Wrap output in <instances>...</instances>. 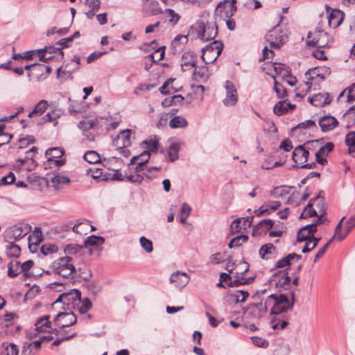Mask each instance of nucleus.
I'll list each match as a JSON object with an SVG mask.
<instances>
[{"mask_svg": "<svg viewBox=\"0 0 355 355\" xmlns=\"http://www.w3.org/2000/svg\"><path fill=\"white\" fill-rule=\"evenodd\" d=\"M298 259V257L296 254H289L286 257H283L279 259L276 264L277 268L282 269L281 270H285L288 272L290 266L293 264V261H297Z\"/></svg>", "mask_w": 355, "mask_h": 355, "instance_id": "72a5a7b5", "label": "nucleus"}, {"mask_svg": "<svg viewBox=\"0 0 355 355\" xmlns=\"http://www.w3.org/2000/svg\"><path fill=\"white\" fill-rule=\"evenodd\" d=\"M265 38L270 49L268 50V46L263 48L262 51L263 55L262 58L259 59V61H263L268 58H272L275 55L273 49H280L286 40L285 35H284L277 27L270 30L266 35Z\"/></svg>", "mask_w": 355, "mask_h": 355, "instance_id": "7ed1b4c3", "label": "nucleus"}, {"mask_svg": "<svg viewBox=\"0 0 355 355\" xmlns=\"http://www.w3.org/2000/svg\"><path fill=\"white\" fill-rule=\"evenodd\" d=\"M79 305L78 311L82 314L87 313L92 306V302L87 297L80 300Z\"/></svg>", "mask_w": 355, "mask_h": 355, "instance_id": "6e6d98bb", "label": "nucleus"}, {"mask_svg": "<svg viewBox=\"0 0 355 355\" xmlns=\"http://www.w3.org/2000/svg\"><path fill=\"white\" fill-rule=\"evenodd\" d=\"M333 98L330 94L327 92H321L315 94L312 96L309 97V101L311 105L318 107H322L329 105L332 101Z\"/></svg>", "mask_w": 355, "mask_h": 355, "instance_id": "5701e85b", "label": "nucleus"}, {"mask_svg": "<svg viewBox=\"0 0 355 355\" xmlns=\"http://www.w3.org/2000/svg\"><path fill=\"white\" fill-rule=\"evenodd\" d=\"M236 0H224L218 4L216 13L223 18H230L236 10Z\"/></svg>", "mask_w": 355, "mask_h": 355, "instance_id": "f3484780", "label": "nucleus"}, {"mask_svg": "<svg viewBox=\"0 0 355 355\" xmlns=\"http://www.w3.org/2000/svg\"><path fill=\"white\" fill-rule=\"evenodd\" d=\"M280 206L281 203L279 201H268L261 205L255 213L257 216L268 215L277 210Z\"/></svg>", "mask_w": 355, "mask_h": 355, "instance_id": "7c9ffc66", "label": "nucleus"}, {"mask_svg": "<svg viewBox=\"0 0 355 355\" xmlns=\"http://www.w3.org/2000/svg\"><path fill=\"white\" fill-rule=\"evenodd\" d=\"M21 273V263L15 259L8 264V275L10 277H15Z\"/></svg>", "mask_w": 355, "mask_h": 355, "instance_id": "58836bf2", "label": "nucleus"}, {"mask_svg": "<svg viewBox=\"0 0 355 355\" xmlns=\"http://www.w3.org/2000/svg\"><path fill=\"white\" fill-rule=\"evenodd\" d=\"M150 153L148 151H144L143 153H141L139 156H135L131 158L130 164L133 165L136 163V162H140L141 164L145 165V164L150 159Z\"/></svg>", "mask_w": 355, "mask_h": 355, "instance_id": "5fc2aeb1", "label": "nucleus"}, {"mask_svg": "<svg viewBox=\"0 0 355 355\" xmlns=\"http://www.w3.org/2000/svg\"><path fill=\"white\" fill-rule=\"evenodd\" d=\"M248 296V292L241 290H236L231 293V297L235 302H245Z\"/></svg>", "mask_w": 355, "mask_h": 355, "instance_id": "8fccbe9b", "label": "nucleus"}, {"mask_svg": "<svg viewBox=\"0 0 355 355\" xmlns=\"http://www.w3.org/2000/svg\"><path fill=\"white\" fill-rule=\"evenodd\" d=\"M80 291L76 288H73L70 290L69 292H65L60 295L58 298L54 302V304L61 302L64 305L68 306H71L74 308L75 306H78L80 303ZM68 309H69V307H68Z\"/></svg>", "mask_w": 355, "mask_h": 355, "instance_id": "4468645a", "label": "nucleus"}, {"mask_svg": "<svg viewBox=\"0 0 355 355\" xmlns=\"http://www.w3.org/2000/svg\"><path fill=\"white\" fill-rule=\"evenodd\" d=\"M64 155V150L59 147L50 148L46 150V155L49 161H54L57 166H62L64 163V159L60 158Z\"/></svg>", "mask_w": 355, "mask_h": 355, "instance_id": "cd10ccee", "label": "nucleus"}, {"mask_svg": "<svg viewBox=\"0 0 355 355\" xmlns=\"http://www.w3.org/2000/svg\"><path fill=\"white\" fill-rule=\"evenodd\" d=\"M277 253L276 248L272 243L262 245L259 251V254L262 259L268 260Z\"/></svg>", "mask_w": 355, "mask_h": 355, "instance_id": "e433bc0d", "label": "nucleus"}, {"mask_svg": "<svg viewBox=\"0 0 355 355\" xmlns=\"http://www.w3.org/2000/svg\"><path fill=\"white\" fill-rule=\"evenodd\" d=\"M266 305L271 315H279L288 310L291 304L284 295H270L266 299Z\"/></svg>", "mask_w": 355, "mask_h": 355, "instance_id": "20e7f679", "label": "nucleus"}, {"mask_svg": "<svg viewBox=\"0 0 355 355\" xmlns=\"http://www.w3.org/2000/svg\"><path fill=\"white\" fill-rule=\"evenodd\" d=\"M319 125L322 132H328L338 127L339 122L336 117L329 114L320 119Z\"/></svg>", "mask_w": 355, "mask_h": 355, "instance_id": "a878e982", "label": "nucleus"}, {"mask_svg": "<svg viewBox=\"0 0 355 355\" xmlns=\"http://www.w3.org/2000/svg\"><path fill=\"white\" fill-rule=\"evenodd\" d=\"M170 142L168 149V155L171 161L178 159V142L173 139H169Z\"/></svg>", "mask_w": 355, "mask_h": 355, "instance_id": "de8ad7c7", "label": "nucleus"}, {"mask_svg": "<svg viewBox=\"0 0 355 355\" xmlns=\"http://www.w3.org/2000/svg\"><path fill=\"white\" fill-rule=\"evenodd\" d=\"M83 157L85 161L90 164H96L101 160L100 155L94 150H88L85 153Z\"/></svg>", "mask_w": 355, "mask_h": 355, "instance_id": "3c124183", "label": "nucleus"}, {"mask_svg": "<svg viewBox=\"0 0 355 355\" xmlns=\"http://www.w3.org/2000/svg\"><path fill=\"white\" fill-rule=\"evenodd\" d=\"M15 180V176L12 172H10L6 176L0 179V186L9 185L13 183Z\"/></svg>", "mask_w": 355, "mask_h": 355, "instance_id": "69168bd1", "label": "nucleus"}, {"mask_svg": "<svg viewBox=\"0 0 355 355\" xmlns=\"http://www.w3.org/2000/svg\"><path fill=\"white\" fill-rule=\"evenodd\" d=\"M273 226V221L270 219H264L259 222L253 230L252 235H261L266 234L271 230Z\"/></svg>", "mask_w": 355, "mask_h": 355, "instance_id": "f704fd0d", "label": "nucleus"}, {"mask_svg": "<svg viewBox=\"0 0 355 355\" xmlns=\"http://www.w3.org/2000/svg\"><path fill=\"white\" fill-rule=\"evenodd\" d=\"M192 74L193 78L195 80L201 83H205V81H207L210 76V73L208 70L207 67L206 66H196L192 71Z\"/></svg>", "mask_w": 355, "mask_h": 355, "instance_id": "2f4dec72", "label": "nucleus"}, {"mask_svg": "<svg viewBox=\"0 0 355 355\" xmlns=\"http://www.w3.org/2000/svg\"><path fill=\"white\" fill-rule=\"evenodd\" d=\"M343 20V12L338 9L333 10L329 15V25L333 28L339 26Z\"/></svg>", "mask_w": 355, "mask_h": 355, "instance_id": "c9c22d12", "label": "nucleus"}, {"mask_svg": "<svg viewBox=\"0 0 355 355\" xmlns=\"http://www.w3.org/2000/svg\"><path fill=\"white\" fill-rule=\"evenodd\" d=\"M82 249V247L79 245L76 244H69L64 248V253L68 256V254H74L77 252H80Z\"/></svg>", "mask_w": 355, "mask_h": 355, "instance_id": "e2e57ef3", "label": "nucleus"}, {"mask_svg": "<svg viewBox=\"0 0 355 355\" xmlns=\"http://www.w3.org/2000/svg\"><path fill=\"white\" fill-rule=\"evenodd\" d=\"M49 103L46 100L40 101L35 106L33 111L28 114V117L32 118L35 116H41L46 110Z\"/></svg>", "mask_w": 355, "mask_h": 355, "instance_id": "ea45409f", "label": "nucleus"}, {"mask_svg": "<svg viewBox=\"0 0 355 355\" xmlns=\"http://www.w3.org/2000/svg\"><path fill=\"white\" fill-rule=\"evenodd\" d=\"M309 153L302 146H299L293 152V160L297 167L312 168L313 163L308 162Z\"/></svg>", "mask_w": 355, "mask_h": 355, "instance_id": "2eb2a0df", "label": "nucleus"}, {"mask_svg": "<svg viewBox=\"0 0 355 355\" xmlns=\"http://www.w3.org/2000/svg\"><path fill=\"white\" fill-rule=\"evenodd\" d=\"M140 245L147 252H151L153 250V243L145 236H141L139 239Z\"/></svg>", "mask_w": 355, "mask_h": 355, "instance_id": "bf43d9fd", "label": "nucleus"}, {"mask_svg": "<svg viewBox=\"0 0 355 355\" xmlns=\"http://www.w3.org/2000/svg\"><path fill=\"white\" fill-rule=\"evenodd\" d=\"M347 95L346 101L348 103H352L355 101V83L352 84L350 87L343 90L338 96V100L340 101L341 98Z\"/></svg>", "mask_w": 355, "mask_h": 355, "instance_id": "37998d69", "label": "nucleus"}, {"mask_svg": "<svg viewBox=\"0 0 355 355\" xmlns=\"http://www.w3.org/2000/svg\"><path fill=\"white\" fill-rule=\"evenodd\" d=\"M14 241H8L9 244L6 246V254L10 257H18L21 252L19 246L13 243Z\"/></svg>", "mask_w": 355, "mask_h": 355, "instance_id": "a18cd8bd", "label": "nucleus"}, {"mask_svg": "<svg viewBox=\"0 0 355 355\" xmlns=\"http://www.w3.org/2000/svg\"><path fill=\"white\" fill-rule=\"evenodd\" d=\"M58 247L55 245H43L41 247L40 251L44 255H48L57 252Z\"/></svg>", "mask_w": 355, "mask_h": 355, "instance_id": "338daca9", "label": "nucleus"}, {"mask_svg": "<svg viewBox=\"0 0 355 355\" xmlns=\"http://www.w3.org/2000/svg\"><path fill=\"white\" fill-rule=\"evenodd\" d=\"M290 192V188L286 186H279L274 188L270 191V196L275 198H282L286 196Z\"/></svg>", "mask_w": 355, "mask_h": 355, "instance_id": "49530a36", "label": "nucleus"}, {"mask_svg": "<svg viewBox=\"0 0 355 355\" xmlns=\"http://www.w3.org/2000/svg\"><path fill=\"white\" fill-rule=\"evenodd\" d=\"M142 145L146 149V151H148L149 153L150 152L157 151L158 148V139L155 135H153L148 139L142 141Z\"/></svg>", "mask_w": 355, "mask_h": 355, "instance_id": "79ce46f5", "label": "nucleus"}, {"mask_svg": "<svg viewBox=\"0 0 355 355\" xmlns=\"http://www.w3.org/2000/svg\"><path fill=\"white\" fill-rule=\"evenodd\" d=\"M345 144L349 148V153H355V132H349L345 137Z\"/></svg>", "mask_w": 355, "mask_h": 355, "instance_id": "603ef678", "label": "nucleus"}, {"mask_svg": "<svg viewBox=\"0 0 355 355\" xmlns=\"http://www.w3.org/2000/svg\"><path fill=\"white\" fill-rule=\"evenodd\" d=\"M270 285L274 286L279 291H286L291 286V279L288 272L278 270L272 275L270 281Z\"/></svg>", "mask_w": 355, "mask_h": 355, "instance_id": "f8f14e48", "label": "nucleus"}, {"mask_svg": "<svg viewBox=\"0 0 355 355\" xmlns=\"http://www.w3.org/2000/svg\"><path fill=\"white\" fill-rule=\"evenodd\" d=\"M309 44L318 48H324L328 46L332 42L331 37L324 31L315 30L310 32L308 35Z\"/></svg>", "mask_w": 355, "mask_h": 355, "instance_id": "ddd939ff", "label": "nucleus"}, {"mask_svg": "<svg viewBox=\"0 0 355 355\" xmlns=\"http://www.w3.org/2000/svg\"><path fill=\"white\" fill-rule=\"evenodd\" d=\"M45 65L39 63H35V67L33 71L28 73L29 81L36 80L39 81L43 76Z\"/></svg>", "mask_w": 355, "mask_h": 355, "instance_id": "4c0bfd02", "label": "nucleus"}, {"mask_svg": "<svg viewBox=\"0 0 355 355\" xmlns=\"http://www.w3.org/2000/svg\"><path fill=\"white\" fill-rule=\"evenodd\" d=\"M198 55L193 52L184 53L181 58V68L183 71L191 72L196 66Z\"/></svg>", "mask_w": 355, "mask_h": 355, "instance_id": "4be33fe9", "label": "nucleus"}, {"mask_svg": "<svg viewBox=\"0 0 355 355\" xmlns=\"http://www.w3.org/2000/svg\"><path fill=\"white\" fill-rule=\"evenodd\" d=\"M268 311L266 300L259 303H253L248 306L245 314L250 318H260Z\"/></svg>", "mask_w": 355, "mask_h": 355, "instance_id": "aec40b11", "label": "nucleus"}, {"mask_svg": "<svg viewBox=\"0 0 355 355\" xmlns=\"http://www.w3.org/2000/svg\"><path fill=\"white\" fill-rule=\"evenodd\" d=\"M191 211V207L187 204L184 203L181 207V217L180 222L184 223L186 218L190 215Z\"/></svg>", "mask_w": 355, "mask_h": 355, "instance_id": "052dcab7", "label": "nucleus"}, {"mask_svg": "<svg viewBox=\"0 0 355 355\" xmlns=\"http://www.w3.org/2000/svg\"><path fill=\"white\" fill-rule=\"evenodd\" d=\"M325 213L324 198L318 196L309 201L301 213L300 218H306L315 216L316 219L314 221L316 222V224H322L326 219L324 216Z\"/></svg>", "mask_w": 355, "mask_h": 355, "instance_id": "f257e3e1", "label": "nucleus"}, {"mask_svg": "<svg viewBox=\"0 0 355 355\" xmlns=\"http://www.w3.org/2000/svg\"><path fill=\"white\" fill-rule=\"evenodd\" d=\"M223 45L219 41H214L202 49V59L206 64L213 63L223 51Z\"/></svg>", "mask_w": 355, "mask_h": 355, "instance_id": "1a4fd4ad", "label": "nucleus"}, {"mask_svg": "<svg viewBox=\"0 0 355 355\" xmlns=\"http://www.w3.org/2000/svg\"><path fill=\"white\" fill-rule=\"evenodd\" d=\"M31 231V226L27 223H19L6 229L4 233L6 241H18Z\"/></svg>", "mask_w": 355, "mask_h": 355, "instance_id": "6e6552de", "label": "nucleus"}, {"mask_svg": "<svg viewBox=\"0 0 355 355\" xmlns=\"http://www.w3.org/2000/svg\"><path fill=\"white\" fill-rule=\"evenodd\" d=\"M130 130H125L121 131L119 135L117 136L118 140L122 141V145L123 146H128L130 144Z\"/></svg>", "mask_w": 355, "mask_h": 355, "instance_id": "13d9d810", "label": "nucleus"}, {"mask_svg": "<svg viewBox=\"0 0 355 355\" xmlns=\"http://www.w3.org/2000/svg\"><path fill=\"white\" fill-rule=\"evenodd\" d=\"M315 221L306 225L302 227L297 232V241L304 242V245L302 248V252L307 253L313 250L320 241V238H316L314 235L317 232V226Z\"/></svg>", "mask_w": 355, "mask_h": 355, "instance_id": "f03ea898", "label": "nucleus"}, {"mask_svg": "<svg viewBox=\"0 0 355 355\" xmlns=\"http://www.w3.org/2000/svg\"><path fill=\"white\" fill-rule=\"evenodd\" d=\"M3 346L5 348V351L6 352V355H18V349L17 345L10 343L8 345L3 344Z\"/></svg>", "mask_w": 355, "mask_h": 355, "instance_id": "774afa93", "label": "nucleus"}, {"mask_svg": "<svg viewBox=\"0 0 355 355\" xmlns=\"http://www.w3.org/2000/svg\"><path fill=\"white\" fill-rule=\"evenodd\" d=\"M248 236L246 235L237 236L230 241L228 246L230 248L239 247L241 245L242 243H245L248 241Z\"/></svg>", "mask_w": 355, "mask_h": 355, "instance_id": "864d4df0", "label": "nucleus"}, {"mask_svg": "<svg viewBox=\"0 0 355 355\" xmlns=\"http://www.w3.org/2000/svg\"><path fill=\"white\" fill-rule=\"evenodd\" d=\"M53 269L55 274L64 278L73 279V273L76 272L70 256L60 257L53 263Z\"/></svg>", "mask_w": 355, "mask_h": 355, "instance_id": "423d86ee", "label": "nucleus"}, {"mask_svg": "<svg viewBox=\"0 0 355 355\" xmlns=\"http://www.w3.org/2000/svg\"><path fill=\"white\" fill-rule=\"evenodd\" d=\"M266 67L264 69L266 70L268 74H270V69H272L276 76H278L282 78L288 76L291 73V69L286 65L282 63H268Z\"/></svg>", "mask_w": 355, "mask_h": 355, "instance_id": "393cba45", "label": "nucleus"}, {"mask_svg": "<svg viewBox=\"0 0 355 355\" xmlns=\"http://www.w3.org/2000/svg\"><path fill=\"white\" fill-rule=\"evenodd\" d=\"M35 50L26 51L24 53H15L12 58L15 60L19 59L31 60L33 55H35Z\"/></svg>", "mask_w": 355, "mask_h": 355, "instance_id": "0e129e2a", "label": "nucleus"}, {"mask_svg": "<svg viewBox=\"0 0 355 355\" xmlns=\"http://www.w3.org/2000/svg\"><path fill=\"white\" fill-rule=\"evenodd\" d=\"M272 78L274 79V91L275 92L277 96L279 98H284L287 96V92L286 89L282 85L279 83L275 80V76L274 75H272Z\"/></svg>", "mask_w": 355, "mask_h": 355, "instance_id": "09e8293b", "label": "nucleus"}, {"mask_svg": "<svg viewBox=\"0 0 355 355\" xmlns=\"http://www.w3.org/2000/svg\"><path fill=\"white\" fill-rule=\"evenodd\" d=\"M178 109H172L170 112L163 113L160 115L158 123L157 124L158 128L164 127L167 125L169 120V126L171 128H178Z\"/></svg>", "mask_w": 355, "mask_h": 355, "instance_id": "412c9836", "label": "nucleus"}, {"mask_svg": "<svg viewBox=\"0 0 355 355\" xmlns=\"http://www.w3.org/2000/svg\"><path fill=\"white\" fill-rule=\"evenodd\" d=\"M312 87L313 88V86L306 80L296 88L295 97L302 98Z\"/></svg>", "mask_w": 355, "mask_h": 355, "instance_id": "c03bdc74", "label": "nucleus"}, {"mask_svg": "<svg viewBox=\"0 0 355 355\" xmlns=\"http://www.w3.org/2000/svg\"><path fill=\"white\" fill-rule=\"evenodd\" d=\"M204 87L202 85H189L179 88V103L188 105L203 98Z\"/></svg>", "mask_w": 355, "mask_h": 355, "instance_id": "39448f33", "label": "nucleus"}, {"mask_svg": "<svg viewBox=\"0 0 355 355\" xmlns=\"http://www.w3.org/2000/svg\"><path fill=\"white\" fill-rule=\"evenodd\" d=\"M76 322V316L72 311L60 312L53 320L54 325L58 327L60 329L71 327L75 324Z\"/></svg>", "mask_w": 355, "mask_h": 355, "instance_id": "dca6fc26", "label": "nucleus"}, {"mask_svg": "<svg viewBox=\"0 0 355 355\" xmlns=\"http://www.w3.org/2000/svg\"><path fill=\"white\" fill-rule=\"evenodd\" d=\"M225 96L223 99L224 105L227 107L234 106L239 101L238 92L234 85L229 80L225 83Z\"/></svg>", "mask_w": 355, "mask_h": 355, "instance_id": "a211bd4d", "label": "nucleus"}, {"mask_svg": "<svg viewBox=\"0 0 355 355\" xmlns=\"http://www.w3.org/2000/svg\"><path fill=\"white\" fill-rule=\"evenodd\" d=\"M295 108V104H292L287 101H280L275 105L273 112L275 114L281 116L293 111Z\"/></svg>", "mask_w": 355, "mask_h": 355, "instance_id": "c85d7f7f", "label": "nucleus"}, {"mask_svg": "<svg viewBox=\"0 0 355 355\" xmlns=\"http://www.w3.org/2000/svg\"><path fill=\"white\" fill-rule=\"evenodd\" d=\"M225 259L226 254L225 252H217L210 257L209 262L213 264H217L223 262Z\"/></svg>", "mask_w": 355, "mask_h": 355, "instance_id": "4d7b16f0", "label": "nucleus"}, {"mask_svg": "<svg viewBox=\"0 0 355 355\" xmlns=\"http://www.w3.org/2000/svg\"><path fill=\"white\" fill-rule=\"evenodd\" d=\"M80 64V58L78 55H74L70 63L64 66L59 67L57 70L58 76L61 74L71 75L73 72L76 71Z\"/></svg>", "mask_w": 355, "mask_h": 355, "instance_id": "bb28decb", "label": "nucleus"}, {"mask_svg": "<svg viewBox=\"0 0 355 355\" xmlns=\"http://www.w3.org/2000/svg\"><path fill=\"white\" fill-rule=\"evenodd\" d=\"M334 147V145L331 142H328L323 146H322L318 152L315 153V159L317 162L324 165L327 162L326 157L327 154L331 152Z\"/></svg>", "mask_w": 355, "mask_h": 355, "instance_id": "473e14b6", "label": "nucleus"}, {"mask_svg": "<svg viewBox=\"0 0 355 355\" xmlns=\"http://www.w3.org/2000/svg\"><path fill=\"white\" fill-rule=\"evenodd\" d=\"M252 219V217L248 216L234 220L230 225V230L232 233H240L245 230L251 225Z\"/></svg>", "mask_w": 355, "mask_h": 355, "instance_id": "b1692460", "label": "nucleus"}, {"mask_svg": "<svg viewBox=\"0 0 355 355\" xmlns=\"http://www.w3.org/2000/svg\"><path fill=\"white\" fill-rule=\"evenodd\" d=\"M49 318L50 316L48 315L37 318L35 323V330L41 333L49 332L55 336L61 334L60 330H58L57 328H52V323Z\"/></svg>", "mask_w": 355, "mask_h": 355, "instance_id": "6ab92c4d", "label": "nucleus"}, {"mask_svg": "<svg viewBox=\"0 0 355 355\" xmlns=\"http://www.w3.org/2000/svg\"><path fill=\"white\" fill-rule=\"evenodd\" d=\"M70 180L68 178L62 175H55L52 178V182L55 187H59L60 185L67 184L69 183Z\"/></svg>", "mask_w": 355, "mask_h": 355, "instance_id": "680f3d73", "label": "nucleus"}, {"mask_svg": "<svg viewBox=\"0 0 355 355\" xmlns=\"http://www.w3.org/2000/svg\"><path fill=\"white\" fill-rule=\"evenodd\" d=\"M331 73V69L326 66L309 69L305 73V79L313 86V89L320 87V84Z\"/></svg>", "mask_w": 355, "mask_h": 355, "instance_id": "0eeeda50", "label": "nucleus"}, {"mask_svg": "<svg viewBox=\"0 0 355 355\" xmlns=\"http://www.w3.org/2000/svg\"><path fill=\"white\" fill-rule=\"evenodd\" d=\"M345 219V217H343L338 225L336 227L335 233L334 236L331 239L332 241L334 239H336L338 241H343L349 233L346 228L345 227L343 230L342 229L343 222Z\"/></svg>", "mask_w": 355, "mask_h": 355, "instance_id": "a19ab883", "label": "nucleus"}, {"mask_svg": "<svg viewBox=\"0 0 355 355\" xmlns=\"http://www.w3.org/2000/svg\"><path fill=\"white\" fill-rule=\"evenodd\" d=\"M227 268L229 273L232 274L236 279L229 283L230 286H239L248 283V279L245 277V273L248 270V266L245 262H240L234 267L229 268Z\"/></svg>", "mask_w": 355, "mask_h": 355, "instance_id": "9b49d317", "label": "nucleus"}, {"mask_svg": "<svg viewBox=\"0 0 355 355\" xmlns=\"http://www.w3.org/2000/svg\"><path fill=\"white\" fill-rule=\"evenodd\" d=\"M196 30L198 36L204 41L214 40L218 33L217 26L214 21H207L206 24L203 21L197 22Z\"/></svg>", "mask_w": 355, "mask_h": 355, "instance_id": "9d476101", "label": "nucleus"}, {"mask_svg": "<svg viewBox=\"0 0 355 355\" xmlns=\"http://www.w3.org/2000/svg\"><path fill=\"white\" fill-rule=\"evenodd\" d=\"M105 243V239L102 236L92 235L87 238L84 242V246L87 248L90 253H92L93 249H98Z\"/></svg>", "mask_w": 355, "mask_h": 355, "instance_id": "c756f323", "label": "nucleus"}]
</instances>
